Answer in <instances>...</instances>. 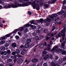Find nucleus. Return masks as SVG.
<instances>
[{"label":"nucleus","mask_w":66,"mask_h":66,"mask_svg":"<svg viewBox=\"0 0 66 66\" xmlns=\"http://www.w3.org/2000/svg\"><path fill=\"white\" fill-rule=\"evenodd\" d=\"M19 30V29H16L14 30V31H13L11 33H10V34H7L5 35V36H6V37H10V36H11V35H12L13 33H16V32L18 31Z\"/></svg>","instance_id":"f257e3e1"},{"label":"nucleus","mask_w":66,"mask_h":66,"mask_svg":"<svg viewBox=\"0 0 66 66\" xmlns=\"http://www.w3.org/2000/svg\"><path fill=\"white\" fill-rule=\"evenodd\" d=\"M49 16L50 18H51L52 19H54V18H56L57 16V15L56 14H53L51 15H50Z\"/></svg>","instance_id":"f03ea898"},{"label":"nucleus","mask_w":66,"mask_h":66,"mask_svg":"<svg viewBox=\"0 0 66 66\" xmlns=\"http://www.w3.org/2000/svg\"><path fill=\"white\" fill-rule=\"evenodd\" d=\"M51 21V19L50 18H48L44 20V21L45 23H48L50 22Z\"/></svg>","instance_id":"7ed1b4c3"},{"label":"nucleus","mask_w":66,"mask_h":66,"mask_svg":"<svg viewBox=\"0 0 66 66\" xmlns=\"http://www.w3.org/2000/svg\"><path fill=\"white\" fill-rule=\"evenodd\" d=\"M34 26L32 25H31V24H26L24 25V27H30L32 28Z\"/></svg>","instance_id":"20e7f679"},{"label":"nucleus","mask_w":66,"mask_h":66,"mask_svg":"<svg viewBox=\"0 0 66 66\" xmlns=\"http://www.w3.org/2000/svg\"><path fill=\"white\" fill-rule=\"evenodd\" d=\"M60 66V64H59L57 63L56 65L54 62H53L51 63V66Z\"/></svg>","instance_id":"39448f33"},{"label":"nucleus","mask_w":66,"mask_h":66,"mask_svg":"<svg viewBox=\"0 0 66 66\" xmlns=\"http://www.w3.org/2000/svg\"><path fill=\"white\" fill-rule=\"evenodd\" d=\"M15 53L17 54V56L18 57H21V56H20L19 54H18L20 53V50H19L17 49L15 51Z\"/></svg>","instance_id":"423d86ee"},{"label":"nucleus","mask_w":66,"mask_h":66,"mask_svg":"<svg viewBox=\"0 0 66 66\" xmlns=\"http://www.w3.org/2000/svg\"><path fill=\"white\" fill-rule=\"evenodd\" d=\"M65 49V47H61V49H59V50L58 49H57L56 50V51L57 52H58L59 51V50L61 52H62V51H64V50Z\"/></svg>","instance_id":"0eeeda50"},{"label":"nucleus","mask_w":66,"mask_h":66,"mask_svg":"<svg viewBox=\"0 0 66 66\" xmlns=\"http://www.w3.org/2000/svg\"><path fill=\"white\" fill-rule=\"evenodd\" d=\"M49 56H50L49 55L47 54L43 57L44 60H47V59H48V58L49 57Z\"/></svg>","instance_id":"6e6552de"},{"label":"nucleus","mask_w":66,"mask_h":66,"mask_svg":"<svg viewBox=\"0 0 66 66\" xmlns=\"http://www.w3.org/2000/svg\"><path fill=\"white\" fill-rule=\"evenodd\" d=\"M23 59H21L19 60L18 61V64H21L22 63H23Z\"/></svg>","instance_id":"1a4fd4ad"},{"label":"nucleus","mask_w":66,"mask_h":66,"mask_svg":"<svg viewBox=\"0 0 66 66\" xmlns=\"http://www.w3.org/2000/svg\"><path fill=\"white\" fill-rule=\"evenodd\" d=\"M11 7L13 8H16V7H18V6L16 4L14 5L13 4H12L11 5Z\"/></svg>","instance_id":"9d476101"},{"label":"nucleus","mask_w":66,"mask_h":66,"mask_svg":"<svg viewBox=\"0 0 66 66\" xmlns=\"http://www.w3.org/2000/svg\"><path fill=\"white\" fill-rule=\"evenodd\" d=\"M38 61V60L36 59H33L32 60V62L33 63H36Z\"/></svg>","instance_id":"9b49d317"},{"label":"nucleus","mask_w":66,"mask_h":66,"mask_svg":"<svg viewBox=\"0 0 66 66\" xmlns=\"http://www.w3.org/2000/svg\"><path fill=\"white\" fill-rule=\"evenodd\" d=\"M42 56H44L45 55H46L48 53V52L46 51H43L42 52Z\"/></svg>","instance_id":"f8f14e48"},{"label":"nucleus","mask_w":66,"mask_h":66,"mask_svg":"<svg viewBox=\"0 0 66 66\" xmlns=\"http://www.w3.org/2000/svg\"><path fill=\"white\" fill-rule=\"evenodd\" d=\"M29 5L28 4V3L26 2L23 4V6H28Z\"/></svg>","instance_id":"ddd939ff"},{"label":"nucleus","mask_w":66,"mask_h":66,"mask_svg":"<svg viewBox=\"0 0 66 66\" xmlns=\"http://www.w3.org/2000/svg\"><path fill=\"white\" fill-rule=\"evenodd\" d=\"M25 48H29V46H30V45L29 43H26L25 44Z\"/></svg>","instance_id":"4468645a"},{"label":"nucleus","mask_w":66,"mask_h":66,"mask_svg":"<svg viewBox=\"0 0 66 66\" xmlns=\"http://www.w3.org/2000/svg\"><path fill=\"white\" fill-rule=\"evenodd\" d=\"M66 28H64L63 30L61 31V33L62 34V33L64 34L66 33Z\"/></svg>","instance_id":"2eb2a0df"},{"label":"nucleus","mask_w":66,"mask_h":66,"mask_svg":"<svg viewBox=\"0 0 66 66\" xmlns=\"http://www.w3.org/2000/svg\"><path fill=\"white\" fill-rule=\"evenodd\" d=\"M26 42L27 44H30L31 42V39H28L26 40Z\"/></svg>","instance_id":"dca6fc26"},{"label":"nucleus","mask_w":66,"mask_h":66,"mask_svg":"<svg viewBox=\"0 0 66 66\" xmlns=\"http://www.w3.org/2000/svg\"><path fill=\"white\" fill-rule=\"evenodd\" d=\"M5 49V46H2L0 48V50L1 51H4Z\"/></svg>","instance_id":"f3484780"},{"label":"nucleus","mask_w":66,"mask_h":66,"mask_svg":"<svg viewBox=\"0 0 66 66\" xmlns=\"http://www.w3.org/2000/svg\"><path fill=\"white\" fill-rule=\"evenodd\" d=\"M66 17V12L61 17V18H65Z\"/></svg>","instance_id":"a211bd4d"},{"label":"nucleus","mask_w":66,"mask_h":66,"mask_svg":"<svg viewBox=\"0 0 66 66\" xmlns=\"http://www.w3.org/2000/svg\"><path fill=\"white\" fill-rule=\"evenodd\" d=\"M18 29H19V30L17 31H19V30L20 31H22L24 29V27H21L20 28V29L18 28Z\"/></svg>","instance_id":"6ab92c4d"},{"label":"nucleus","mask_w":66,"mask_h":66,"mask_svg":"<svg viewBox=\"0 0 66 66\" xmlns=\"http://www.w3.org/2000/svg\"><path fill=\"white\" fill-rule=\"evenodd\" d=\"M5 43V41L4 40H2L0 42V45H3V44H4Z\"/></svg>","instance_id":"aec40b11"},{"label":"nucleus","mask_w":66,"mask_h":66,"mask_svg":"<svg viewBox=\"0 0 66 66\" xmlns=\"http://www.w3.org/2000/svg\"><path fill=\"white\" fill-rule=\"evenodd\" d=\"M2 21H1V19H0V28H2L3 27V25L1 23V22H2Z\"/></svg>","instance_id":"412c9836"},{"label":"nucleus","mask_w":66,"mask_h":66,"mask_svg":"<svg viewBox=\"0 0 66 66\" xmlns=\"http://www.w3.org/2000/svg\"><path fill=\"white\" fill-rule=\"evenodd\" d=\"M32 5H37V3H36V1H34L32 2Z\"/></svg>","instance_id":"4be33fe9"},{"label":"nucleus","mask_w":66,"mask_h":66,"mask_svg":"<svg viewBox=\"0 0 66 66\" xmlns=\"http://www.w3.org/2000/svg\"><path fill=\"white\" fill-rule=\"evenodd\" d=\"M12 46L13 48H15L16 47V44H15V43H13L12 45Z\"/></svg>","instance_id":"5701e85b"},{"label":"nucleus","mask_w":66,"mask_h":66,"mask_svg":"<svg viewBox=\"0 0 66 66\" xmlns=\"http://www.w3.org/2000/svg\"><path fill=\"white\" fill-rule=\"evenodd\" d=\"M44 6L46 8H48V7H49V5L45 3H44Z\"/></svg>","instance_id":"b1692460"},{"label":"nucleus","mask_w":66,"mask_h":66,"mask_svg":"<svg viewBox=\"0 0 66 66\" xmlns=\"http://www.w3.org/2000/svg\"><path fill=\"white\" fill-rule=\"evenodd\" d=\"M61 23V21H59V22L57 21L55 23V24H58L59 25Z\"/></svg>","instance_id":"393cba45"},{"label":"nucleus","mask_w":66,"mask_h":66,"mask_svg":"<svg viewBox=\"0 0 66 66\" xmlns=\"http://www.w3.org/2000/svg\"><path fill=\"white\" fill-rule=\"evenodd\" d=\"M37 46H36L34 47V48L33 49V50H34V52H36V51L37 50Z\"/></svg>","instance_id":"a878e982"},{"label":"nucleus","mask_w":66,"mask_h":66,"mask_svg":"<svg viewBox=\"0 0 66 66\" xmlns=\"http://www.w3.org/2000/svg\"><path fill=\"white\" fill-rule=\"evenodd\" d=\"M50 38H49V37H48L47 35L46 36V38L45 39V40L46 41H48V39H50Z\"/></svg>","instance_id":"bb28decb"},{"label":"nucleus","mask_w":66,"mask_h":66,"mask_svg":"<svg viewBox=\"0 0 66 66\" xmlns=\"http://www.w3.org/2000/svg\"><path fill=\"white\" fill-rule=\"evenodd\" d=\"M62 54L63 55H65V54H66V51H62Z\"/></svg>","instance_id":"cd10ccee"},{"label":"nucleus","mask_w":66,"mask_h":66,"mask_svg":"<svg viewBox=\"0 0 66 66\" xmlns=\"http://www.w3.org/2000/svg\"><path fill=\"white\" fill-rule=\"evenodd\" d=\"M44 47H45V45L44 44H42L39 46V48H43Z\"/></svg>","instance_id":"c85d7f7f"},{"label":"nucleus","mask_w":66,"mask_h":66,"mask_svg":"<svg viewBox=\"0 0 66 66\" xmlns=\"http://www.w3.org/2000/svg\"><path fill=\"white\" fill-rule=\"evenodd\" d=\"M38 30H39L40 31H41V30H43V28L42 27H40V26L38 27Z\"/></svg>","instance_id":"c756f323"},{"label":"nucleus","mask_w":66,"mask_h":66,"mask_svg":"<svg viewBox=\"0 0 66 66\" xmlns=\"http://www.w3.org/2000/svg\"><path fill=\"white\" fill-rule=\"evenodd\" d=\"M44 3H43V2H40L39 3V5L40 6H42L43 5H44Z\"/></svg>","instance_id":"7c9ffc66"},{"label":"nucleus","mask_w":66,"mask_h":66,"mask_svg":"<svg viewBox=\"0 0 66 66\" xmlns=\"http://www.w3.org/2000/svg\"><path fill=\"white\" fill-rule=\"evenodd\" d=\"M28 31V28H27L25 29L24 30H23V32L24 33H26Z\"/></svg>","instance_id":"2f4dec72"},{"label":"nucleus","mask_w":66,"mask_h":66,"mask_svg":"<svg viewBox=\"0 0 66 66\" xmlns=\"http://www.w3.org/2000/svg\"><path fill=\"white\" fill-rule=\"evenodd\" d=\"M18 6L19 7L23 6V4H20L19 3L18 4Z\"/></svg>","instance_id":"473e14b6"},{"label":"nucleus","mask_w":66,"mask_h":66,"mask_svg":"<svg viewBox=\"0 0 66 66\" xmlns=\"http://www.w3.org/2000/svg\"><path fill=\"white\" fill-rule=\"evenodd\" d=\"M9 43H6L5 44L4 46L5 47H7L9 46Z\"/></svg>","instance_id":"72a5a7b5"},{"label":"nucleus","mask_w":66,"mask_h":66,"mask_svg":"<svg viewBox=\"0 0 66 66\" xmlns=\"http://www.w3.org/2000/svg\"><path fill=\"white\" fill-rule=\"evenodd\" d=\"M29 22H30V23L31 24H34L35 23L34 22V21H33V20H32V21H30Z\"/></svg>","instance_id":"f704fd0d"},{"label":"nucleus","mask_w":66,"mask_h":66,"mask_svg":"<svg viewBox=\"0 0 66 66\" xmlns=\"http://www.w3.org/2000/svg\"><path fill=\"white\" fill-rule=\"evenodd\" d=\"M7 52L8 54H10L11 53V51L9 50H8L7 51Z\"/></svg>","instance_id":"c9c22d12"},{"label":"nucleus","mask_w":66,"mask_h":66,"mask_svg":"<svg viewBox=\"0 0 66 66\" xmlns=\"http://www.w3.org/2000/svg\"><path fill=\"white\" fill-rule=\"evenodd\" d=\"M15 38L16 39H19V37L18 36L16 35L15 37Z\"/></svg>","instance_id":"e433bc0d"},{"label":"nucleus","mask_w":66,"mask_h":66,"mask_svg":"<svg viewBox=\"0 0 66 66\" xmlns=\"http://www.w3.org/2000/svg\"><path fill=\"white\" fill-rule=\"evenodd\" d=\"M32 35L34 36H35L37 35V33L35 32H34L32 34Z\"/></svg>","instance_id":"4c0bfd02"},{"label":"nucleus","mask_w":66,"mask_h":66,"mask_svg":"<svg viewBox=\"0 0 66 66\" xmlns=\"http://www.w3.org/2000/svg\"><path fill=\"white\" fill-rule=\"evenodd\" d=\"M43 21H44V20L43 18H41L40 19L39 22H43Z\"/></svg>","instance_id":"58836bf2"},{"label":"nucleus","mask_w":66,"mask_h":66,"mask_svg":"<svg viewBox=\"0 0 66 66\" xmlns=\"http://www.w3.org/2000/svg\"><path fill=\"white\" fill-rule=\"evenodd\" d=\"M66 0H64L63 2H62V4L63 5H64L65 4H66Z\"/></svg>","instance_id":"ea45409f"},{"label":"nucleus","mask_w":66,"mask_h":66,"mask_svg":"<svg viewBox=\"0 0 66 66\" xmlns=\"http://www.w3.org/2000/svg\"><path fill=\"white\" fill-rule=\"evenodd\" d=\"M35 39L36 40H39V37L38 36H36L35 38Z\"/></svg>","instance_id":"a19ab883"},{"label":"nucleus","mask_w":66,"mask_h":66,"mask_svg":"<svg viewBox=\"0 0 66 66\" xmlns=\"http://www.w3.org/2000/svg\"><path fill=\"white\" fill-rule=\"evenodd\" d=\"M44 32L45 33H48V30L47 29H45L44 31Z\"/></svg>","instance_id":"79ce46f5"},{"label":"nucleus","mask_w":66,"mask_h":66,"mask_svg":"<svg viewBox=\"0 0 66 66\" xmlns=\"http://www.w3.org/2000/svg\"><path fill=\"white\" fill-rule=\"evenodd\" d=\"M60 12H61V14H63V13H64L65 12V11L62 10Z\"/></svg>","instance_id":"37998d69"},{"label":"nucleus","mask_w":66,"mask_h":66,"mask_svg":"<svg viewBox=\"0 0 66 66\" xmlns=\"http://www.w3.org/2000/svg\"><path fill=\"white\" fill-rule=\"evenodd\" d=\"M43 66H48V63L47 62L44 63L43 64Z\"/></svg>","instance_id":"c03bdc74"},{"label":"nucleus","mask_w":66,"mask_h":66,"mask_svg":"<svg viewBox=\"0 0 66 66\" xmlns=\"http://www.w3.org/2000/svg\"><path fill=\"white\" fill-rule=\"evenodd\" d=\"M11 5H10V4H9V5H7V9H9L10 8H11Z\"/></svg>","instance_id":"a18cd8bd"},{"label":"nucleus","mask_w":66,"mask_h":66,"mask_svg":"<svg viewBox=\"0 0 66 66\" xmlns=\"http://www.w3.org/2000/svg\"><path fill=\"white\" fill-rule=\"evenodd\" d=\"M24 53L25 52L24 51H22L20 53V54L21 55H24Z\"/></svg>","instance_id":"49530a36"},{"label":"nucleus","mask_w":66,"mask_h":66,"mask_svg":"<svg viewBox=\"0 0 66 66\" xmlns=\"http://www.w3.org/2000/svg\"><path fill=\"white\" fill-rule=\"evenodd\" d=\"M7 61L8 62H12V60L11 59H8L7 60Z\"/></svg>","instance_id":"de8ad7c7"},{"label":"nucleus","mask_w":66,"mask_h":66,"mask_svg":"<svg viewBox=\"0 0 66 66\" xmlns=\"http://www.w3.org/2000/svg\"><path fill=\"white\" fill-rule=\"evenodd\" d=\"M6 37L5 36H4L2 37V39L3 40V39H5V38H6Z\"/></svg>","instance_id":"09e8293b"},{"label":"nucleus","mask_w":66,"mask_h":66,"mask_svg":"<svg viewBox=\"0 0 66 66\" xmlns=\"http://www.w3.org/2000/svg\"><path fill=\"white\" fill-rule=\"evenodd\" d=\"M62 9H63V10H64V9H66V6H65L63 5L62 6Z\"/></svg>","instance_id":"8fccbe9b"},{"label":"nucleus","mask_w":66,"mask_h":66,"mask_svg":"<svg viewBox=\"0 0 66 66\" xmlns=\"http://www.w3.org/2000/svg\"><path fill=\"white\" fill-rule=\"evenodd\" d=\"M57 0H52V3H55L56 2Z\"/></svg>","instance_id":"3c124183"},{"label":"nucleus","mask_w":66,"mask_h":66,"mask_svg":"<svg viewBox=\"0 0 66 66\" xmlns=\"http://www.w3.org/2000/svg\"><path fill=\"white\" fill-rule=\"evenodd\" d=\"M20 2L22 3H25V1H24V0H21L20 1Z\"/></svg>","instance_id":"603ef678"},{"label":"nucleus","mask_w":66,"mask_h":66,"mask_svg":"<svg viewBox=\"0 0 66 66\" xmlns=\"http://www.w3.org/2000/svg\"><path fill=\"white\" fill-rule=\"evenodd\" d=\"M7 54V51H4V55H6V54Z\"/></svg>","instance_id":"864d4df0"},{"label":"nucleus","mask_w":66,"mask_h":66,"mask_svg":"<svg viewBox=\"0 0 66 66\" xmlns=\"http://www.w3.org/2000/svg\"><path fill=\"white\" fill-rule=\"evenodd\" d=\"M35 45V44H31L30 46V48H31V47H33Z\"/></svg>","instance_id":"5fc2aeb1"},{"label":"nucleus","mask_w":66,"mask_h":66,"mask_svg":"<svg viewBox=\"0 0 66 66\" xmlns=\"http://www.w3.org/2000/svg\"><path fill=\"white\" fill-rule=\"evenodd\" d=\"M57 14L60 15L62 14V13L61 11H60L57 13Z\"/></svg>","instance_id":"6e6d98bb"},{"label":"nucleus","mask_w":66,"mask_h":66,"mask_svg":"<svg viewBox=\"0 0 66 66\" xmlns=\"http://www.w3.org/2000/svg\"><path fill=\"white\" fill-rule=\"evenodd\" d=\"M32 7L34 9H36V5H33Z\"/></svg>","instance_id":"4d7b16f0"},{"label":"nucleus","mask_w":66,"mask_h":66,"mask_svg":"<svg viewBox=\"0 0 66 66\" xmlns=\"http://www.w3.org/2000/svg\"><path fill=\"white\" fill-rule=\"evenodd\" d=\"M28 13L29 15H32V13L31 12H30V11H29L28 12Z\"/></svg>","instance_id":"13d9d810"},{"label":"nucleus","mask_w":66,"mask_h":66,"mask_svg":"<svg viewBox=\"0 0 66 66\" xmlns=\"http://www.w3.org/2000/svg\"><path fill=\"white\" fill-rule=\"evenodd\" d=\"M54 34H53V33H52L51 34V36H50V38H51L52 37H53V36H54Z\"/></svg>","instance_id":"bf43d9fd"},{"label":"nucleus","mask_w":66,"mask_h":66,"mask_svg":"<svg viewBox=\"0 0 66 66\" xmlns=\"http://www.w3.org/2000/svg\"><path fill=\"white\" fill-rule=\"evenodd\" d=\"M66 34L64 33L62 34H61V36H65V35Z\"/></svg>","instance_id":"052dcab7"},{"label":"nucleus","mask_w":66,"mask_h":66,"mask_svg":"<svg viewBox=\"0 0 66 66\" xmlns=\"http://www.w3.org/2000/svg\"><path fill=\"white\" fill-rule=\"evenodd\" d=\"M36 9L37 11H39V7L38 6H37Z\"/></svg>","instance_id":"680f3d73"},{"label":"nucleus","mask_w":66,"mask_h":66,"mask_svg":"<svg viewBox=\"0 0 66 66\" xmlns=\"http://www.w3.org/2000/svg\"><path fill=\"white\" fill-rule=\"evenodd\" d=\"M36 28V26H34L32 29L33 30H34Z\"/></svg>","instance_id":"e2e57ef3"},{"label":"nucleus","mask_w":66,"mask_h":66,"mask_svg":"<svg viewBox=\"0 0 66 66\" xmlns=\"http://www.w3.org/2000/svg\"><path fill=\"white\" fill-rule=\"evenodd\" d=\"M16 52H12V55H14L16 54Z\"/></svg>","instance_id":"0e129e2a"},{"label":"nucleus","mask_w":66,"mask_h":66,"mask_svg":"<svg viewBox=\"0 0 66 66\" xmlns=\"http://www.w3.org/2000/svg\"><path fill=\"white\" fill-rule=\"evenodd\" d=\"M55 49H55V47H54L53 48L52 50H51V51L52 52L54 51L55 50Z\"/></svg>","instance_id":"69168bd1"},{"label":"nucleus","mask_w":66,"mask_h":66,"mask_svg":"<svg viewBox=\"0 0 66 66\" xmlns=\"http://www.w3.org/2000/svg\"><path fill=\"white\" fill-rule=\"evenodd\" d=\"M58 59H59V57H58L57 56H56L55 57V60H57Z\"/></svg>","instance_id":"338daca9"},{"label":"nucleus","mask_w":66,"mask_h":66,"mask_svg":"<svg viewBox=\"0 0 66 66\" xmlns=\"http://www.w3.org/2000/svg\"><path fill=\"white\" fill-rule=\"evenodd\" d=\"M63 62V61L62 60H60L59 62V64H62Z\"/></svg>","instance_id":"774afa93"}]
</instances>
